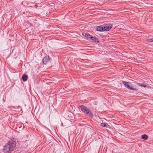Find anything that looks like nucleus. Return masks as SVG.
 Masks as SVG:
<instances>
[{"instance_id":"obj_1","label":"nucleus","mask_w":153,"mask_h":153,"mask_svg":"<svg viewBox=\"0 0 153 153\" xmlns=\"http://www.w3.org/2000/svg\"><path fill=\"white\" fill-rule=\"evenodd\" d=\"M16 146V142L13 140H10L3 146L2 151L4 153H10L13 151Z\"/></svg>"},{"instance_id":"obj_2","label":"nucleus","mask_w":153,"mask_h":153,"mask_svg":"<svg viewBox=\"0 0 153 153\" xmlns=\"http://www.w3.org/2000/svg\"><path fill=\"white\" fill-rule=\"evenodd\" d=\"M79 109H80L83 112L87 115L88 116L92 117H93V113L90 109L85 106L84 105H80L79 106Z\"/></svg>"},{"instance_id":"obj_3","label":"nucleus","mask_w":153,"mask_h":153,"mask_svg":"<svg viewBox=\"0 0 153 153\" xmlns=\"http://www.w3.org/2000/svg\"><path fill=\"white\" fill-rule=\"evenodd\" d=\"M122 82L126 87L129 89L134 91H137L138 90L137 88H134L133 86L130 87V86L128 85V82L122 81Z\"/></svg>"},{"instance_id":"obj_4","label":"nucleus","mask_w":153,"mask_h":153,"mask_svg":"<svg viewBox=\"0 0 153 153\" xmlns=\"http://www.w3.org/2000/svg\"><path fill=\"white\" fill-rule=\"evenodd\" d=\"M113 26V25L111 24H109L105 25L103 26L104 31H108L111 29Z\"/></svg>"},{"instance_id":"obj_5","label":"nucleus","mask_w":153,"mask_h":153,"mask_svg":"<svg viewBox=\"0 0 153 153\" xmlns=\"http://www.w3.org/2000/svg\"><path fill=\"white\" fill-rule=\"evenodd\" d=\"M88 40L91 41L92 39V36H91L89 34L87 33H84L82 34Z\"/></svg>"},{"instance_id":"obj_6","label":"nucleus","mask_w":153,"mask_h":153,"mask_svg":"<svg viewBox=\"0 0 153 153\" xmlns=\"http://www.w3.org/2000/svg\"><path fill=\"white\" fill-rule=\"evenodd\" d=\"M50 59L49 56H45L42 60L43 64L45 65L48 62H50Z\"/></svg>"},{"instance_id":"obj_7","label":"nucleus","mask_w":153,"mask_h":153,"mask_svg":"<svg viewBox=\"0 0 153 153\" xmlns=\"http://www.w3.org/2000/svg\"><path fill=\"white\" fill-rule=\"evenodd\" d=\"M96 30L99 31H104L103 27L102 26H97L96 28Z\"/></svg>"},{"instance_id":"obj_8","label":"nucleus","mask_w":153,"mask_h":153,"mask_svg":"<svg viewBox=\"0 0 153 153\" xmlns=\"http://www.w3.org/2000/svg\"><path fill=\"white\" fill-rule=\"evenodd\" d=\"M91 41H92L93 43H98L99 42L98 39L97 38L93 36H92V39Z\"/></svg>"},{"instance_id":"obj_9","label":"nucleus","mask_w":153,"mask_h":153,"mask_svg":"<svg viewBox=\"0 0 153 153\" xmlns=\"http://www.w3.org/2000/svg\"><path fill=\"white\" fill-rule=\"evenodd\" d=\"M27 76L26 74H24L22 76V79L23 81H26L27 78Z\"/></svg>"},{"instance_id":"obj_10","label":"nucleus","mask_w":153,"mask_h":153,"mask_svg":"<svg viewBox=\"0 0 153 153\" xmlns=\"http://www.w3.org/2000/svg\"><path fill=\"white\" fill-rule=\"evenodd\" d=\"M136 83L140 86L143 87H146V85L144 84H142L138 82H136Z\"/></svg>"},{"instance_id":"obj_11","label":"nucleus","mask_w":153,"mask_h":153,"mask_svg":"<svg viewBox=\"0 0 153 153\" xmlns=\"http://www.w3.org/2000/svg\"><path fill=\"white\" fill-rule=\"evenodd\" d=\"M141 138L145 140H146L148 139V136L146 134H143L142 135Z\"/></svg>"},{"instance_id":"obj_12","label":"nucleus","mask_w":153,"mask_h":153,"mask_svg":"<svg viewBox=\"0 0 153 153\" xmlns=\"http://www.w3.org/2000/svg\"><path fill=\"white\" fill-rule=\"evenodd\" d=\"M107 124L106 123H101L100 124L101 126L104 127H107Z\"/></svg>"},{"instance_id":"obj_13","label":"nucleus","mask_w":153,"mask_h":153,"mask_svg":"<svg viewBox=\"0 0 153 153\" xmlns=\"http://www.w3.org/2000/svg\"><path fill=\"white\" fill-rule=\"evenodd\" d=\"M147 41L149 42H153V38L151 39H148Z\"/></svg>"},{"instance_id":"obj_14","label":"nucleus","mask_w":153,"mask_h":153,"mask_svg":"<svg viewBox=\"0 0 153 153\" xmlns=\"http://www.w3.org/2000/svg\"><path fill=\"white\" fill-rule=\"evenodd\" d=\"M27 24L30 25V26H33L32 25V24L30 23L29 22H27Z\"/></svg>"},{"instance_id":"obj_15","label":"nucleus","mask_w":153,"mask_h":153,"mask_svg":"<svg viewBox=\"0 0 153 153\" xmlns=\"http://www.w3.org/2000/svg\"><path fill=\"white\" fill-rule=\"evenodd\" d=\"M37 6H38V5H37V4H36V5H35V7H36V8H37Z\"/></svg>"}]
</instances>
